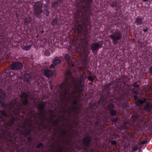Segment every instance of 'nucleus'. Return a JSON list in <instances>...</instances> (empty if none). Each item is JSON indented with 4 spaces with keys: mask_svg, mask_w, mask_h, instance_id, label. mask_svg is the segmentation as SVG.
<instances>
[{
    "mask_svg": "<svg viewBox=\"0 0 152 152\" xmlns=\"http://www.w3.org/2000/svg\"><path fill=\"white\" fill-rule=\"evenodd\" d=\"M142 111L144 114L140 113L135 115H132L131 118V121L135 126L141 128L143 126L145 121V115L150 114L152 111V104L147 103Z\"/></svg>",
    "mask_w": 152,
    "mask_h": 152,
    "instance_id": "0eeeda50",
    "label": "nucleus"
},
{
    "mask_svg": "<svg viewBox=\"0 0 152 152\" xmlns=\"http://www.w3.org/2000/svg\"><path fill=\"white\" fill-rule=\"evenodd\" d=\"M83 1L85 4L89 5L93 1V0H83Z\"/></svg>",
    "mask_w": 152,
    "mask_h": 152,
    "instance_id": "4c0bfd02",
    "label": "nucleus"
},
{
    "mask_svg": "<svg viewBox=\"0 0 152 152\" xmlns=\"http://www.w3.org/2000/svg\"><path fill=\"white\" fill-rule=\"evenodd\" d=\"M105 146L106 147V148H107H107L108 150H109V149L110 147L108 146V145H107V144H106L105 145Z\"/></svg>",
    "mask_w": 152,
    "mask_h": 152,
    "instance_id": "864d4df0",
    "label": "nucleus"
},
{
    "mask_svg": "<svg viewBox=\"0 0 152 152\" xmlns=\"http://www.w3.org/2000/svg\"><path fill=\"white\" fill-rule=\"evenodd\" d=\"M34 13L36 16L41 18H46L50 17L49 10H34Z\"/></svg>",
    "mask_w": 152,
    "mask_h": 152,
    "instance_id": "a211bd4d",
    "label": "nucleus"
},
{
    "mask_svg": "<svg viewBox=\"0 0 152 152\" xmlns=\"http://www.w3.org/2000/svg\"><path fill=\"white\" fill-rule=\"evenodd\" d=\"M88 55H86V57H85L83 59V62H82V65L84 67H86L88 63ZM85 69V67L84 68V69Z\"/></svg>",
    "mask_w": 152,
    "mask_h": 152,
    "instance_id": "bb28decb",
    "label": "nucleus"
},
{
    "mask_svg": "<svg viewBox=\"0 0 152 152\" xmlns=\"http://www.w3.org/2000/svg\"><path fill=\"white\" fill-rule=\"evenodd\" d=\"M74 66V65L73 64H72L69 68H68L67 71L65 73L66 76V78L65 79V83H64L66 84V86L67 84L69 83L70 80L73 83L76 84V85H77L84 84L83 83H82V81L80 80H79V83H77L72 73V71L73 70V68Z\"/></svg>",
    "mask_w": 152,
    "mask_h": 152,
    "instance_id": "9d476101",
    "label": "nucleus"
},
{
    "mask_svg": "<svg viewBox=\"0 0 152 152\" xmlns=\"http://www.w3.org/2000/svg\"><path fill=\"white\" fill-rule=\"evenodd\" d=\"M111 35H108V37L112 40V42L114 45H118L122 37V33L120 31H116L115 29H112L110 31Z\"/></svg>",
    "mask_w": 152,
    "mask_h": 152,
    "instance_id": "f8f14e48",
    "label": "nucleus"
},
{
    "mask_svg": "<svg viewBox=\"0 0 152 152\" xmlns=\"http://www.w3.org/2000/svg\"><path fill=\"white\" fill-rule=\"evenodd\" d=\"M129 79L125 75L122 76L119 82L115 86L112 93L111 90L108 89L105 97L102 96L96 103L89 106V108L86 114L88 121L92 127V130L96 132H99L107 121V116H104V112L101 109L102 107L108 101L111 102L107 104L106 108L111 116L112 123L115 124L120 120L118 114L113 103L121 105L123 108L127 110L129 107L128 102L124 101L127 99L128 94L130 91Z\"/></svg>",
    "mask_w": 152,
    "mask_h": 152,
    "instance_id": "f257e3e1",
    "label": "nucleus"
},
{
    "mask_svg": "<svg viewBox=\"0 0 152 152\" xmlns=\"http://www.w3.org/2000/svg\"><path fill=\"white\" fill-rule=\"evenodd\" d=\"M138 97L136 95H134L133 96V98L135 100H137L138 99Z\"/></svg>",
    "mask_w": 152,
    "mask_h": 152,
    "instance_id": "09e8293b",
    "label": "nucleus"
},
{
    "mask_svg": "<svg viewBox=\"0 0 152 152\" xmlns=\"http://www.w3.org/2000/svg\"><path fill=\"white\" fill-rule=\"evenodd\" d=\"M11 53H9L8 55H6V58L7 59H10L11 58V57L10 56Z\"/></svg>",
    "mask_w": 152,
    "mask_h": 152,
    "instance_id": "49530a36",
    "label": "nucleus"
},
{
    "mask_svg": "<svg viewBox=\"0 0 152 152\" xmlns=\"http://www.w3.org/2000/svg\"><path fill=\"white\" fill-rule=\"evenodd\" d=\"M7 91L10 93H11L12 91V89L10 86H8L7 88Z\"/></svg>",
    "mask_w": 152,
    "mask_h": 152,
    "instance_id": "79ce46f5",
    "label": "nucleus"
},
{
    "mask_svg": "<svg viewBox=\"0 0 152 152\" xmlns=\"http://www.w3.org/2000/svg\"><path fill=\"white\" fill-rule=\"evenodd\" d=\"M63 90L64 93V97H66L67 96L68 99H73L72 104V107L74 106L73 105L75 106H77L78 103L77 100H78L79 99L76 95V92L73 91H68L69 90Z\"/></svg>",
    "mask_w": 152,
    "mask_h": 152,
    "instance_id": "4468645a",
    "label": "nucleus"
},
{
    "mask_svg": "<svg viewBox=\"0 0 152 152\" xmlns=\"http://www.w3.org/2000/svg\"><path fill=\"white\" fill-rule=\"evenodd\" d=\"M71 10L77 22L75 27L77 33L80 34L82 32L80 36V39L84 40L87 38L90 37L91 28L90 25V16L92 15V10Z\"/></svg>",
    "mask_w": 152,
    "mask_h": 152,
    "instance_id": "39448f33",
    "label": "nucleus"
},
{
    "mask_svg": "<svg viewBox=\"0 0 152 152\" xmlns=\"http://www.w3.org/2000/svg\"><path fill=\"white\" fill-rule=\"evenodd\" d=\"M23 131H20L18 134H17L15 137H14L13 139L12 140V141L11 143L9 144L10 146L14 147L15 145H17L18 146L19 149L22 150L23 148L22 147H24V150L27 151L28 149V146L29 145V148H31L33 151L37 152H40V151L38 150L37 151L36 148H37L41 149H43L45 146L44 144L42 143H40L35 147L34 144L35 142L34 140H32L33 136L37 137L39 135H42L45 137L48 134L46 132L45 133L43 130L42 129H39L38 131L36 130H31L29 134L27 135V134H25L23 133Z\"/></svg>",
    "mask_w": 152,
    "mask_h": 152,
    "instance_id": "7ed1b4c3",
    "label": "nucleus"
},
{
    "mask_svg": "<svg viewBox=\"0 0 152 152\" xmlns=\"http://www.w3.org/2000/svg\"><path fill=\"white\" fill-rule=\"evenodd\" d=\"M53 152H55L54 151Z\"/></svg>",
    "mask_w": 152,
    "mask_h": 152,
    "instance_id": "680f3d73",
    "label": "nucleus"
},
{
    "mask_svg": "<svg viewBox=\"0 0 152 152\" xmlns=\"http://www.w3.org/2000/svg\"><path fill=\"white\" fill-rule=\"evenodd\" d=\"M33 5L34 7V10H42V4L39 2H35Z\"/></svg>",
    "mask_w": 152,
    "mask_h": 152,
    "instance_id": "a878e982",
    "label": "nucleus"
},
{
    "mask_svg": "<svg viewBox=\"0 0 152 152\" xmlns=\"http://www.w3.org/2000/svg\"><path fill=\"white\" fill-rule=\"evenodd\" d=\"M31 17L26 18L24 20V23L25 25H28L31 22Z\"/></svg>",
    "mask_w": 152,
    "mask_h": 152,
    "instance_id": "c85d7f7f",
    "label": "nucleus"
},
{
    "mask_svg": "<svg viewBox=\"0 0 152 152\" xmlns=\"http://www.w3.org/2000/svg\"><path fill=\"white\" fill-rule=\"evenodd\" d=\"M20 97L22 101V104L17 101L18 99L17 97L12 100L11 103L14 108L11 115H8L5 110H1L0 111V150L5 146H8L9 144L12 142L14 137L20 131L26 134L23 117L20 114L22 109H26V107L28 104L29 94L25 92L21 91ZM0 152H2L0 150Z\"/></svg>",
    "mask_w": 152,
    "mask_h": 152,
    "instance_id": "f03ea898",
    "label": "nucleus"
},
{
    "mask_svg": "<svg viewBox=\"0 0 152 152\" xmlns=\"http://www.w3.org/2000/svg\"><path fill=\"white\" fill-rule=\"evenodd\" d=\"M134 88L132 90V92L135 95H137L139 94L138 89H134Z\"/></svg>",
    "mask_w": 152,
    "mask_h": 152,
    "instance_id": "e433bc0d",
    "label": "nucleus"
},
{
    "mask_svg": "<svg viewBox=\"0 0 152 152\" xmlns=\"http://www.w3.org/2000/svg\"><path fill=\"white\" fill-rule=\"evenodd\" d=\"M144 22V18L143 17L137 16L135 19V23L137 26L141 25Z\"/></svg>",
    "mask_w": 152,
    "mask_h": 152,
    "instance_id": "4be33fe9",
    "label": "nucleus"
},
{
    "mask_svg": "<svg viewBox=\"0 0 152 152\" xmlns=\"http://www.w3.org/2000/svg\"><path fill=\"white\" fill-rule=\"evenodd\" d=\"M101 45L98 42L92 43L91 46V50L94 54L96 53L99 49L101 48Z\"/></svg>",
    "mask_w": 152,
    "mask_h": 152,
    "instance_id": "6ab92c4d",
    "label": "nucleus"
},
{
    "mask_svg": "<svg viewBox=\"0 0 152 152\" xmlns=\"http://www.w3.org/2000/svg\"><path fill=\"white\" fill-rule=\"evenodd\" d=\"M10 146L9 145L8 146H5L2 148V149L0 150L2 152H37L33 151L31 148H30L29 145H27L28 149L27 151L24 150V147H22L23 149L22 150H21L19 149L18 146L15 145L14 147Z\"/></svg>",
    "mask_w": 152,
    "mask_h": 152,
    "instance_id": "9b49d317",
    "label": "nucleus"
},
{
    "mask_svg": "<svg viewBox=\"0 0 152 152\" xmlns=\"http://www.w3.org/2000/svg\"><path fill=\"white\" fill-rule=\"evenodd\" d=\"M109 142L111 144L113 145H115L117 143L116 141L115 140H110L109 141Z\"/></svg>",
    "mask_w": 152,
    "mask_h": 152,
    "instance_id": "ea45409f",
    "label": "nucleus"
},
{
    "mask_svg": "<svg viewBox=\"0 0 152 152\" xmlns=\"http://www.w3.org/2000/svg\"><path fill=\"white\" fill-rule=\"evenodd\" d=\"M24 79L27 85L28 86H30L31 85V80L32 79V78L31 75L26 72L24 73Z\"/></svg>",
    "mask_w": 152,
    "mask_h": 152,
    "instance_id": "412c9836",
    "label": "nucleus"
},
{
    "mask_svg": "<svg viewBox=\"0 0 152 152\" xmlns=\"http://www.w3.org/2000/svg\"><path fill=\"white\" fill-rule=\"evenodd\" d=\"M23 67L22 64L19 61H15L10 64L9 68L12 70H15V72L10 71V70L6 69L1 74V76L3 79H6L7 77L11 78L14 76H19L18 71L21 69Z\"/></svg>",
    "mask_w": 152,
    "mask_h": 152,
    "instance_id": "6e6552de",
    "label": "nucleus"
},
{
    "mask_svg": "<svg viewBox=\"0 0 152 152\" xmlns=\"http://www.w3.org/2000/svg\"><path fill=\"white\" fill-rule=\"evenodd\" d=\"M147 142L146 140L144 139L143 140H141L140 142L135 141V142L137 144H138V145H140V146L141 147L142 145H144Z\"/></svg>",
    "mask_w": 152,
    "mask_h": 152,
    "instance_id": "c756f323",
    "label": "nucleus"
},
{
    "mask_svg": "<svg viewBox=\"0 0 152 152\" xmlns=\"http://www.w3.org/2000/svg\"><path fill=\"white\" fill-rule=\"evenodd\" d=\"M58 20L57 19H53L51 22V24L53 26V27H56L57 25Z\"/></svg>",
    "mask_w": 152,
    "mask_h": 152,
    "instance_id": "7c9ffc66",
    "label": "nucleus"
},
{
    "mask_svg": "<svg viewBox=\"0 0 152 152\" xmlns=\"http://www.w3.org/2000/svg\"><path fill=\"white\" fill-rule=\"evenodd\" d=\"M147 100V99L145 98H143V100H137L135 102V104L136 106L139 107H141L143 103L145 102Z\"/></svg>",
    "mask_w": 152,
    "mask_h": 152,
    "instance_id": "b1692460",
    "label": "nucleus"
},
{
    "mask_svg": "<svg viewBox=\"0 0 152 152\" xmlns=\"http://www.w3.org/2000/svg\"><path fill=\"white\" fill-rule=\"evenodd\" d=\"M135 144L136 145L135 146H133L132 148V151H137L139 148L140 147V145H138V144H137L135 142Z\"/></svg>",
    "mask_w": 152,
    "mask_h": 152,
    "instance_id": "473e14b6",
    "label": "nucleus"
},
{
    "mask_svg": "<svg viewBox=\"0 0 152 152\" xmlns=\"http://www.w3.org/2000/svg\"><path fill=\"white\" fill-rule=\"evenodd\" d=\"M66 112V111L65 110L63 111V112L64 114Z\"/></svg>",
    "mask_w": 152,
    "mask_h": 152,
    "instance_id": "6e6d98bb",
    "label": "nucleus"
},
{
    "mask_svg": "<svg viewBox=\"0 0 152 152\" xmlns=\"http://www.w3.org/2000/svg\"><path fill=\"white\" fill-rule=\"evenodd\" d=\"M61 118H64V115H62V116H61Z\"/></svg>",
    "mask_w": 152,
    "mask_h": 152,
    "instance_id": "13d9d810",
    "label": "nucleus"
},
{
    "mask_svg": "<svg viewBox=\"0 0 152 152\" xmlns=\"http://www.w3.org/2000/svg\"><path fill=\"white\" fill-rule=\"evenodd\" d=\"M31 47V46L30 45L28 46H24L23 48V50H29Z\"/></svg>",
    "mask_w": 152,
    "mask_h": 152,
    "instance_id": "c9c22d12",
    "label": "nucleus"
},
{
    "mask_svg": "<svg viewBox=\"0 0 152 152\" xmlns=\"http://www.w3.org/2000/svg\"><path fill=\"white\" fill-rule=\"evenodd\" d=\"M43 73L45 76L48 78L52 77L53 75L52 71L48 69H44L43 71Z\"/></svg>",
    "mask_w": 152,
    "mask_h": 152,
    "instance_id": "5701e85b",
    "label": "nucleus"
},
{
    "mask_svg": "<svg viewBox=\"0 0 152 152\" xmlns=\"http://www.w3.org/2000/svg\"><path fill=\"white\" fill-rule=\"evenodd\" d=\"M124 129L125 130L124 131V132L125 133L123 135L124 138H126L129 141H131L132 139L136 140L137 139L139 135L136 132H133L127 126L125 127Z\"/></svg>",
    "mask_w": 152,
    "mask_h": 152,
    "instance_id": "2eb2a0df",
    "label": "nucleus"
},
{
    "mask_svg": "<svg viewBox=\"0 0 152 152\" xmlns=\"http://www.w3.org/2000/svg\"><path fill=\"white\" fill-rule=\"evenodd\" d=\"M60 86L63 88V90H69L68 91H74L76 92V94L77 93L78 94H80L84 91V84L77 85L76 86L77 89L76 90L71 89V87L70 85V83H69V85L67 86H66V84L64 83H61V84Z\"/></svg>",
    "mask_w": 152,
    "mask_h": 152,
    "instance_id": "dca6fc26",
    "label": "nucleus"
},
{
    "mask_svg": "<svg viewBox=\"0 0 152 152\" xmlns=\"http://www.w3.org/2000/svg\"><path fill=\"white\" fill-rule=\"evenodd\" d=\"M148 28L147 27H146L145 28L143 29V31L144 32H146L148 30Z\"/></svg>",
    "mask_w": 152,
    "mask_h": 152,
    "instance_id": "de8ad7c7",
    "label": "nucleus"
},
{
    "mask_svg": "<svg viewBox=\"0 0 152 152\" xmlns=\"http://www.w3.org/2000/svg\"><path fill=\"white\" fill-rule=\"evenodd\" d=\"M72 107V110H74V114L75 115L77 118H78L79 115H78L80 114V111L79 110H78L79 108L78 107H76L74 106H73V107Z\"/></svg>",
    "mask_w": 152,
    "mask_h": 152,
    "instance_id": "393cba45",
    "label": "nucleus"
},
{
    "mask_svg": "<svg viewBox=\"0 0 152 152\" xmlns=\"http://www.w3.org/2000/svg\"><path fill=\"white\" fill-rule=\"evenodd\" d=\"M64 58L66 60L68 61H69L70 58V57L69 55L68 54H66L65 55Z\"/></svg>",
    "mask_w": 152,
    "mask_h": 152,
    "instance_id": "58836bf2",
    "label": "nucleus"
},
{
    "mask_svg": "<svg viewBox=\"0 0 152 152\" xmlns=\"http://www.w3.org/2000/svg\"><path fill=\"white\" fill-rule=\"evenodd\" d=\"M114 25H116V24H115V23H114Z\"/></svg>",
    "mask_w": 152,
    "mask_h": 152,
    "instance_id": "bf43d9fd",
    "label": "nucleus"
},
{
    "mask_svg": "<svg viewBox=\"0 0 152 152\" xmlns=\"http://www.w3.org/2000/svg\"><path fill=\"white\" fill-rule=\"evenodd\" d=\"M87 54H86V53H85V57H86V55L87 54L88 55V54L90 52L89 51V50H87Z\"/></svg>",
    "mask_w": 152,
    "mask_h": 152,
    "instance_id": "3c124183",
    "label": "nucleus"
},
{
    "mask_svg": "<svg viewBox=\"0 0 152 152\" xmlns=\"http://www.w3.org/2000/svg\"><path fill=\"white\" fill-rule=\"evenodd\" d=\"M65 0H58L60 2H62L65 1Z\"/></svg>",
    "mask_w": 152,
    "mask_h": 152,
    "instance_id": "603ef678",
    "label": "nucleus"
},
{
    "mask_svg": "<svg viewBox=\"0 0 152 152\" xmlns=\"http://www.w3.org/2000/svg\"><path fill=\"white\" fill-rule=\"evenodd\" d=\"M64 124V123H63L62 124Z\"/></svg>",
    "mask_w": 152,
    "mask_h": 152,
    "instance_id": "052dcab7",
    "label": "nucleus"
},
{
    "mask_svg": "<svg viewBox=\"0 0 152 152\" xmlns=\"http://www.w3.org/2000/svg\"><path fill=\"white\" fill-rule=\"evenodd\" d=\"M86 71H83L81 75V77H83V78H84L85 79H86V76L84 77V75H86Z\"/></svg>",
    "mask_w": 152,
    "mask_h": 152,
    "instance_id": "37998d69",
    "label": "nucleus"
},
{
    "mask_svg": "<svg viewBox=\"0 0 152 152\" xmlns=\"http://www.w3.org/2000/svg\"><path fill=\"white\" fill-rule=\"evenodd\" d=\"M2 30V28L0 27V36L1 35V31Z\"/></svg>",
    "mask_w": 152,
    "mask_h": 152,
    "instance_id": "5fc2aeb1",
    "label": "nucleus"
},
{
    "mask_svg": "<svg viewBox=\"0 0 152 152\" xmlns=\"http://www.w3.org/2000/svg\"><path fill=\"white\" fill-rule=\"evenodd\" d=\"M100 143L97 137L91 136L83 137L81 144H75V152H100L99 145Z\"/></svg>",
    "mask_w": 152,
    "mask_h": 152,
    "instance_id": "423d86ee",
    "label": "nucleus"
},
{
    "mask_svg": "<svg viewBox=\"0 0 152 152\" xmlns=\"http://www.w3.org/2000/svg\"><path fill=\"white\" fill-rule=\"evenodd\" d=\"M87 78L88 80L91 81H92V83H93V81L94 80V79L92 76H88V77Z\"/></svg>",
    "mask_w": 152,
    "mask_h": 152,
    "instance_id": "a19ab883",
    "label": "nucleus"
},
{
    "mask_svg": "<svg viewBox=\"0 0 152 152\" xmlns=\"http://www.w3.org/2000/svg\"><path fill=\"white\" fill-rule=\"evenodd\" d=\"M110 6L116 8L117 6V3L115 1H111L110 3Z\"/></svg>",
    "mask_w": 152,
    "mask_h": 152,
    "instance_id": "f704fd0d",
    "label": "nucleus"
},
{
    "mask_svg": "<svg viewBox=\"0 0 152 152\" xmlns=\"http://www.w3.org/2000/svg\"><path fill=\"white\" fill-rule=\"evenodd\" d=\"M140 84H141V82L140 80H138L131 84V85H132L134 88H138L139 89V87Z\"/></svg>",
    "mask_w": 152,
    "mask_h": 152,
    "instance_id": "cd10ccee",
    "label": "nucleus"
},
{
    "mask_svg": "<svg viewBox=\"0 0 152 152\" xmlns=\"http://www.w3.org/2000/svg\"><path fill=\"white\" fill-rule=\"evenodd\" d=\"M8 98L7 97L5 91L0 89V104L3 107H5L7 105V101Z\"/></svg>",
    "mask_w": 152,
    "mask_h": 152,
    "instance_id": "f3484780",
    "label": "nucleus"
},
{
    "mask_svg": "<svg viewBox=\"0 0 152 152\" xmlns=\"http://www.w3.org/2000/svg\"><path fill=\"white\" fill-rule=\"evenodd\" d=\"M68 132V130L66 129L63 128V130H62L60 132L61 134L60 137L61 138L63 139V140H61V139L60 138H58L56 140L55 139L56 141H57V142L58 143V142H60L59 143H63V144H65V142L64 141V140H65L66 142H67L68 143H69L71 141V140L69 141L67 139V137L69 136V134H67V133ZM56 133H55L54 134V136L51 135V139H50L49 138H47L48 139V142L50 144H51V143L50 142V141L52 139V137H53L54 138L56 136Z\"/></svg>",
    "mask_w": 152,
    "mask_h": 152,
    "instance_id": "ddd939ff",
    "label": "nucleus"
},
{
    "mask_svg": "<svg viewBox=\"0 0 152 152\" xmlns=\"http://www.w3.org/2000/svg\"><path fill=\"white\" fill-rule=\"evenodd\" d=\"M148 0H143V1L144 2H146Z\"/></svg>",
    "mask_w": 152,
    "mask_h": 152,
    "instance_id": "4d7b16f0",
    "label": "nucleus"
},
{
    "mask_svg": "<svg viewBox=\"0 0 152 152\" xmlns=\"http://www.w3.org/2000/svg\"><path fill=\"white\" fill-rule=\"evenodd\" d=\"M149 73L150 74H152V66H151L149 69Z\"/></svg>",
    "mask_w": 152,
    "mask_h": 152,
    "instance_id": "a18cd8bd",
    "label": "nucleus"
},
{
    "mask_svg": "<svg viewBox=\"0 0 152 152\" xmlns=\"http://www.w3.org/2000/svg\"><path fill=\"white\" fill-rule=\"evenodd\" d=\"M58 1H54L53 3L51 5V7L53 8H55L56 10V8L58 7Z\"/></svg>",
    "mask_w": 152,
    "mask_h": 152,
    "instance_id": "2f4dec72",
    "label": "nucleus"
},
{
    "mask_svg": "<svg viewBox=\"0 0 152 152\" xmlns=\"http://www.w3.org/2000/svg\"><path fill=\"white\" fill-rule=\"evenodd\" d=\"M62 119H57L56 121H54L53 117L49 118V121L50 122V125H49V123L47 122L45 123L44 125H41L40 126V128L39 129H42L43 130L44 132L46 133L47 132L48 134V133H50L51 132V130L53 127L54 126H56V128H54V130H56L58 128H59L60 130L62 129V128H61L59 127L60 124L61 122ZM56 133H57V130H56Z\"/></svg>",
    "mask_w": 152,
    "mask_h": 152,
    "instance_id": "1a4fd4ad",
    "label": "nucleus"
},
{
    "mask_svg": "<svg viewBox=\"0 0 152 152\" xmlns=\"http://www.w3.org/2000/svg\"><path fill=\"white\" fill-rule=\"evenodd\" d=\"M56 65H55L53 64V62L52 63V64H51L50 66V69H54Z\"/></svg>",
    "mask_w": 152,
    "mask_h": 152,
    "instance_id": "c03bdc74",
    "label": "nucleus"
},
{
    "mask_svg": "<svg viewBox=\"0 0 152 152\" xmlns=\"http://www.w3.org/2000/svg\"><path fill=\"white\" fill-rule=\"evenodd\" d=\"M45 104H39L38 107L39 113H35L34 110L30 111L28 114L30 116L28 118L25 119L24 121V126L26 129V133L29 134L31 130L38 131L40 128L41 125L47 122L50 125L49 118L46 117L47 113L46 110Z\"/></svg>",
    "mask_w": 152,
    "mask_h": 152,
    "instance_id": "20e7f679",
    "label": "nucleus"
},
{
    "mask_svg": "<svg viewBox=\"0 0 152 152\" xmlns=\"http://www.w3.org/2000/svg\"><path fill=\"white\" fill-rule=\"evenodd\" d=\"M15 12L16 13V16L17 17H25V15H27V11L28 10H14Z\"/></svg>",
    "mask_w": 152,
    "mask_h": 152,
    "instance_id": "aec40b11",
    "label": "nucleus"
},
{
    "mask_svg": "<svg viewBox=\"0 0 152 152\" xmlns=\"http://www.w3.org/2000/svg\"><path fill=\"white\" fill-rule=\"evenodd\" d=\"M67 111L68 112V113L69 114V115H71V112L70 111V109L69 108L67 110Z\"/></svg>",
    "mask_w": 152,
    "mask_h": 152,
    "instance_id": "8fccbe9b",
    "label": "nucleus"
},
{
    "mask_svg": "<svg viewBox=\"0 0 152 152\" xmlns=\"http://www.w3.org/2000/svg\"><path fill=\"white\" fill-rule=\"evenodd\" d=\"M61 62V60L59 59H55L53 61V64L56 65L59 64Z\"/></svg>",
    "mask_w": 152,
    "mask_h": 152,
    "instance_id": "72a5a7b5",
    "label": "nucleus"
}]
</instances>
